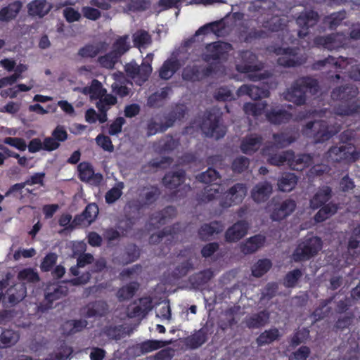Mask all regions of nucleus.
Here are the masks:
<instances>
[{"label": "nucleus", "mask_w": 360, "mask_h": 360, "mask_svg": "<svg viewBox=\"0 0 360 360\" xmlns=\"http://www.w3.org/2000/svg\"><path fill=\"white\" fill-rule=\"evenodd\" d=\"M302 273L298 269L289 271L284 278V285L287 288L295 287L297 285L299 279L302 277Z\"/></svg>", "instance_id": "54"}, {"label": "nucleus", "mask_w": 360, "mask_h": 360, "mask_svg": "<svg viewBox=\"0 0 360 360\" xmlns=\"http://www.w3.org/2000/svg\"><path fill=\"white\" fill-rule=\"evenodd\" d=\"M67 136H49L46 137L43 141V149L46 150H53L58 148L59 141H64Z\"/></svg>", "instance_id": "56"}, {"label": "nucleus", "mask_w": 360, "mask_h": 360, "mask_svg": "<svg viewBox=\"0 0 360 360\" xmlns=\"http://www.w3.org/2000/svg\"><path fill=\"white\" fill-rule=\"evenodd\" d=\"M354 315L353 314H347L345 316H340L337 320L335 328L338 330H344L351 326L354 321Z\"/></svg>", "instance_id": "58"}, {"label": "nucleus", "mask_w": 360, "mask_h": 360, "mask_svg": "<svg viewBox=\"0 0 360 360\" xmlns=\"http://www.w3.org/2000/svg\"><path fill=\"white\" fill-rule=\"evenodd\" d=\"M83 93L89 94L91 99L97 100L105 95L106 90L103 89L101 82L94 79L91 81L90 86L84 87Z\"/></svg>", "instance_id": "35"}, {"label": "nucleus", "mask_w": 360, "mask_h": 360, "mask_svg": "<svg viewBox=\"0 0 360 360\" xmlns=\"http://www.w3.org/2000/svg\"><path fill=\"white\" fill-rule=\"evenodd\" d=\"M151 309V300L148 297H143L129 305L127 313L129 318L140 317L142 319Z\"/></svg>", "instance_id": "14"}, {"label": "nucleus", "mask_w": 360, "mask_h": 360, "mask_svg": "<svg viewBox=\"0 0 360 360\" xmlns=\"http://www.w3.org/2000/svg\"><path fill=\"white\" fill-rule=\"evenodd\" d=\"M214 98L218 101H228L233 98V94L226 86H221L216 90Z\"/></svg>", "instance_id": "62"}, {"label": "nucleus", "mask_w": 360, "mask_h": 360, "mask_svg": "<svg viewBox=\"0 0 360 360\" xmlns=\"http://www.w3.org/2000/svg\"><path fill=\"white\" fill-rule=\"evenodd\" d=\"M239 96L248 95L250 98L257 101L266 98L269 95V90L255 85L243 84L237 91Z\"/></svg>", "instance_id": "22"}, {"label": "nucleus", "mask_w": 360, "mask_h": 360, "mask_svg": "<svg viewBox=\"0 0 360 360\" xmlns=\"http://www.w3.org/2000/svg\"><path fill=\"white\" fill-rule=\"evenodd\" d=\"M191 127H198L203 135H225L222 124V114L216 108L206 110L202 115L196 117L191 123Z\"/></svg>", "instance_id": "3"}, {"label": "nucleus", "mask_w": 360, "mask_h": 360, "mask_svg": "<svg viewBox=\"0 0 360 360\" xmlns=\"http://www.w3.org/2000/svg\"><path fill=\"white\" fill-rule=\"evenodd\" d=\"M297 176L292 173L284 174L278 180V186L279 190L288 192L293 189L297 184Z\"/></svg>", "instance_id": "42"}, {"label": "nucleus", "mask_w": 360, "mask_h": 360, "mask_svg": "<svg viewBox=\"0 0 360 360\" xmlns=\"http://www.w3.org/2000/svg\"><path fill=\"white\" fill-rule=\"evenodd\" d=\"M296 203L293 200L287 199L281 202L276 203L271 214L274 221H280L290 215L295 209Z\"/></svg>", "instance_id": "17"}, {"label": "nucleus", "mask_w": 360, "mask_h": 360, "mask_svg": "<svg viewBox=\"0 0 360 360\" xmlns=\"http://www.w3.org/2000/svg\"><path fill=\"white\" fill-rule=\"evenodd\" d=\"M102 333L106 335L110 340H119L123 338L126 332L124 328L121 326H106L103 330Z\"/></svg>", "instance_id": "49"}, {"label": "nucleus", "mask_w": 360, "mask_h": 360, "mask_svg": "<svg viewBox=\"0 0 360 360\" xmlns=\"http://www.w3.org/2000/svg\"><path fill=\"white\" fill-rule=\"evenodd\" d=\"M8 302L14 306L21 302L27 295V289L24 283H19L7 290Z\"/></svg>", "instance_id": "26"}, {"label": "nucleus", "mask_w": 360, "mask_h": 360, "mask_svg": "<svg viewBox=\"0 0 360 360\" xmlns=\"http://www.w3.org/2000/svg\"><path fill=\"white\" fill-rule=\"evenodd\" d=\"M94 257L91 254H83L77 259V264L76 266L70 268V271L73 276H77V278L70 280L69 282L73 285H79L86 284L91 278V274L89 271L82 273L80 269L86 264L92 263Z\"/></svg>", "instance_id": "10"}, {"label": "nucleus", "mask_w": 360, "mask_h": 360, "mask_svg": "<svg viewBox=\"0 0 360 360\" xmlns=\"http://www.w3.org/2000/svg\"><path fill=\"white\" fill-rule=\"evenodd\" d=\"M342 37L339 33L331 34L326 36L319 37L315 39V43L317 45L322 46L323 48L333 51L338 50L344 46V43L340 40Z\"/></svg>", "instance_id": "21"}, {"label": "nucleus", "mask_w": 360, "mask_h": 360, "mask_svg": "<svg viewBox=\"0 0 360 360\" xmlns=\"http://www.w3.org/2000/svg\"><path fill=\"white\" fill-rule=\"evenodd\" d=\"M79 178L82 181L89 182L93 185H98L103 180L100 173H94L92 166L86 162H81L78 167Z\"/></svg>", "instance_id": "20"}, {"label": "nucleus", "mask_w": 360, "mask_h": 360, "mask_svg": "<svg viewBox=\"0 0 360 360\" xmlns=\"http://www.w3.org/2000/svg\"><path fill=\"white\" fill-rule=\"evenodd\" d=\"M181 68V63L177 59L166 60L159 70V77L164 80L169 79Z\"/></svg>", "instance_id": "27"}, {"label": "nucleus", "mask_w": 360, "mask_h": 360, "mask_svg": "<svg viewBox=\"0 0 360 360\" xmlns=\"http://www.w3.org/2000/svg\"><path fill=\"white\" fill-rule=\"evenodd\" d=\"M105 49V44L102 42L97 44H87L79 49L78 56L84 58H92L97 56L100 53L104 51Z\"/></svg>", "instance_id": "33"}, {"label": "nucleus", "mask_w": 360, "mask_h": 360, "mask_svg": "<svg viewBox=\"0 0 360 360\" xmlns=\"http://www.w3.org/2000/svg\"><path fill=\"white\" fill-rule=\"evenodd\" d=\"M249 160L245 157L236 158L232 163V169L235 172L241 173L248 169Z\"/></svg>", "instance_id": "63"}, {"label": "nucleus", "mask_w": 360, "mask_h": 360, "mask_svg": "<svg viewBox=\"0 0 360 360\" xmlns=\"http://www.w3.org/2000/svg\"><path fill=\"white\" fill-rule=\"evenodd\" d=\"M272 190V186L269 182H260L252 189L251 196L255 202L259 203L269 198Z\"/></svg>", "instance_id": "24"}, {"label": "nucleus", "mask_w": 360, "mask_h": 360, "mask_svg": "<svg viewBox=\"0 0 360 360\" xmlns=\"http://www.w3.org/2000/svg\"><path fill=\"white\" fill-rule=\"evenodd\" d=\"M293 169L302 170L313 164V158L309 154H300L293 158L290 162Z\"/></svg>", "instance_id": "41"}, {"label": "nucleus", "mask_w": 360, "mask_h": 360, "mask_svg": "<svg viewBox=\"0 0 360 360\" xmlns=\"http://www.w3.org/2000/svg\"><path fill=\"white\" fill-rule=\"evenodd\" d=\"M321 248V241L318 237H311L300 243L294 253L292 258L295 262L304 261L317 254Z\"/></svg>", "instance_id": "6"}, {"label": "nucleus", "mask_w": 360, "mask_h": 360, "mask_svg": "<svg viewBox=\"0 0 360 360\" xmlns=\"http://www.w3.org/2000/svg\"><path fill=\"white\" fill-rule=\"evenodd\" d=\"M139 288V284L137 282L129 283L120 288L117 290L116 296L120 302L128 300L133 297Z\"/></svg>", "instance_id": "37"}, {"label": "nucleus", "mask_w": 360, "mask_h": 360, "mask_svg": "<svg viewBox=\"0 0 360 360\" xmlns=\"http://www.w3.org/2000/svg\"><path fill=\"white\" fill-rule=\"evenodd\" d=\"M270 312L266 309L247 316L243 321L250 330L259 329L269 323Z\"/></svg>", "instance_id": "13"}, {"label": "nucleus", "mask_w": 360, "mask_h": 360, "mask_svg": "<svg viewBox=\"0 0 360 360\" xmlns=\"http://www.w3.org/2000/svg\"><path fill=\"white\" fill-rule=\"evenodd\" d=\"M222 226L217 221L210 224H205L199 230V235L202 240H208L214 233L222 231Z\"/></svg>", "instance_id": "45"}, {"label": "nucleus", "mask_w": 360, "mask_h": 360, "mask_svg": "<svg viewBox=\"0 0 360 360\" xmlns=\"http://www.w3.org/2000/svg\"><path fill=\"white\" fill-rule=\"evenodd\" d=\"M214 276L211 269H206L200 271L191 278V282L195 288H198L207 283Z\"/></svg>", "instance_id": "47"}, {"label": "nucleus", "mask_w": 360, "mask_h": 360, "mask_svg": "<svg viewBox=\"0 0 360 360\" xmlns=\"http://www.w3.org/2000/svg\"><path fill=\"white\" fill-rule=\"evenodd\" d=\"M274 53L280 56L277 59L278 65L284 68H295L302 64V60L298 58L297 49L293 47L278 46L274 49Z\"/></svg>", "instance_id": "9"}, {"label": "nucleus", "mask_w": 360, "mask_h": 360, "mask_svg": "<svg viewBox=\"0 0 360 360\" xmlns=\"http://www.w3.org/2000/svg\"><path fill=\"white\" fill-rule=\"evenodd\" d=\"M119 57L112 51L98 57V62L101 67L106 69H112L118 60Z\"/></svg>", "instance_id": "50"}, {"label": "nucleus", "mask_w": 360, "mask_h": 360, "mask_svg": "<svg viewBox=\"0 0 360 360\" xmlns=\"http://www.w3.org/2000/svg\"><path fill=\"white\" fill-rule=\"evenodd\" d=\"M231 48V44L221 41L207 44L204 52L201 54V58L207 65L214 64L217 73L219 66L228 59L229 52Z\"/></svg>", "instance_id": "5"}, {"label": "nucleus", "mask_w": 360, "mask_h": 360, "mask_svg": "<svg viewBox=\"0 0 360 360\" xmlns=\"http://www.w3.org/2000/svg\"><path fill=\"white\" fill-rule=\"evenodd\" d=\"M248 188L245 184L237 183L231 186L226 192V198L230 200L229 202H225L222 204L223 207H229L232 203L238 204L243 201L247 194Z\"/></svg>", "instance_id": "16"}, {"label": "nucleus", "mask_w": 360, "mask_h": 360, "mask_svg": "<svg viewBox=\"0 0 360 360\" xmlns=\"http://www.w3.org/2000/svg\"><path fill=\"white\" fill-rule=\"evenodd\" d=\"M185 172L183 170H179L174 172H169L165 174L162 181L164 185L168 188L173 189L179 186L184 181Z\"/></svg>", "instance_id": "34"}, {"label": "nucleus", "mask_w": 360, "mask_h": 360, "mask_svg": "<svg viewBox=\"0 0 360 360\" xmlns=\"http://www.w3.org/2000/svg\"><path fill=\"white\" fill-rule=\"evenodd\" d=\"M151 38L148 32L141 30L134 35V42L139 46H143L150 42Z\"/></svg>", "instance_id": "64"}, {"label": "nucleus", "mask_w": 360, "mask_h": 360, "mask_svg": "<svg viewBox=\"0 0 360 360\" xmlns=\"http://www.w3.org/2000/svg\"><path fill=\"white\" fill-rule=\"evenodd\" d=\"M214 73H216V67L214 64L205 66L188 65L183 69L182 78L185 81L191 82H200Z\"/></svg>", "instance_id": "7"}, {"label": "nucleus", "mask_w": 360, "mask_h": 360, "mask_svg": "<svg viewBox=\"0 0 360 360\" xmlns=\"http://www.w3.org/2000/svg\"><path fill=\"white\" fill-rule=\"evenodd\" d=\"M333 196L332 188L328 186L319 187L309 200V207L316 210L326 205Z\"/></svg>", "instance_id": "19"}, {"label": "nucleus", "mask_w": 360, "mask_h": 360, "mask_svg": "<svg viewBox=\"0 0 360 360\" xmlns=\"http://www.w3.org/2000/svg\"><path fill=\"white\" fill-rule=\"evenodd\" d=\"M72 352L70 347H63L58 352L50 354L45 360H66Z\"/></svg>", "instance_id": "61"}, {"label": "nucleus", "mask_w": 360, "mask_h": 360, "mask_svg": "<svg viewBox=\"0 0 360 360\" xmlns=\"http://www.w3.org/2000/svg\"><path fill=\"white\" fill-rule=\"evenodd\" d=\"M220 23L217 21L207 23L200 27L195 32V35L207 34L210 33L217 34L219 31Z\"/></svg>", "instance_id": "59"}, {"label": "nucleus", "mask_w": 360, "mask_h": 360, "mask_svg": "<svg viewBox=\"0 0 360 360\" xmlns=\"http://www.w3.org/2000/svg\"><path fill=\"white\" fill-rule=\"evenodd\" d=\"M264 240L263 236L255 235L241 243L239 245L240 250L244 255L253 254L263 245Z\"/></svg>", "instance_id": "25"}, {"label": "nucleus", "mask_w": 360, "mask_h": 360, "mask_svg": "<svg viewBox=\"0 0 360 360\" xmlns=\"http://www.w3.org/2000/svg\"><path fill=\"white\" fill-rule=\"evenodd\" d=\"M319 20V15L316 11L313 10L301 12L296 19V23L301 28L298 32V36L300 38L306 37L308 34V30L316 25Z\"/></svg>", "instance_id": "12"}, {"label": "nucleus", "mask_w": 360, "mask_h": 360, "mask_svg": "<svg viewBox=\"0 0 360 360\" xmlns=\"http://www.w3.org/2000/svg\"><path fill=\"white\" fill-rule=\"evenodd\" d=\"M266 105V103H245L243 105V110L245 114L252 116H257L262 114Z\"/></svg>", "instance_id": "52"}, {"label": "nucleus", "mask_w": 360, "mask_h": 360, "mask_svg": "<svg viewBox=\"0 0 360 360\" xmlns=\"http://www.w3.org/2000/svg\"><path fill=\"white\" fill-rule=\"evenodd\" d=\"M319 208L320 210L314 217V221L317 223L323 222L335 214L339 209V205L334 202H329Z\"/></svg>", "instance_id": "32"}, {"label": "nucleus", "mask_w": 360, "mask_h": 360, "mask_svg": "<svg viewBox=\"0 0 360 360\" xmlns=\"http://www.w3.org/2000/svg\"><path fill=\"white\" fill-rule=\"evenodd\" d=\"M329 158L333 162L342 161L354 162L357 158V153L354 146L351 143H342L339 146L330 148L328 151Z\"/></svg>", "instance_id": "11"}, {"label": "nucleus", "mask_w": 360, "mask_h": 360, "mask_svg": "<svg viewBox=\"0 0 360 360\" xmlns=\"http://www.w3.org/2000/svg\"><path fill=\"white\" fill-rule=\"evenodd\" d=\"M281 334L277 328H271L265 330L256 338L255 342L258 347L270 345L274 341L279 340Z\"/></svg>", "instance_id": "30"}, {"label": "nucleus", "mask_w": 360, "mask_h": 360, "mask_svg": "<svg viewBox=\"0 0 360 360\" xmlns=\"http://www.w3.org/2000/svg\"><path fill=\"white\" fill-rule=\"evenodd\" d=\"M172 343V340L162 341V340H147L139 345V348L142 354L150 352L159 348L163 347Z\"/></svg>", "instance_id": "44"}, {"label": "nucleus", "mask_w": 360, "mask_h": 360, "mask_svg": "<svg viewBox=\"0 0 360 360\" xmlns=\"http://www.w3.org/2000/svg\"><path fill=\"white\" fill-rule=\"evenodd\" d=\"M129 45L127 42V37H122L117 39L113 44L112 51L120 58L129 50Z\"/></svg>", "instance_id": "57"}, {"label": "nucleus", "mask_w": 360, "mask_h": 360, "mask_svg": "<svg viewBox=\"0 0 360 360\" xmlns=\"http://www.w3.org/2000/svg\"><path fill=\"white\" fill-rule=\"evenodd\" d=\"M249 224L247 221H238L226 231L225 240L228 243H236L247 234Z\"/></svg>", "instance_id": "15"}, {"label": "nucleus", "mask_w": 360, "mask_h": 360, "mask_svg": "<svg viewBox=\"0 0 360 360\" xmlns=\"http://www.w3.org/2000/svg\"><path fill=\"white\" fill-rule=\"evenodd\" d=\"M339 60H340L342 62L346 63V64L349 63V62L347 61L348 58H347L340 56L338 58H336L335 57L329 56L328 57H327L323 60H319L315 61L312 64V69L315 70H321L323 67H325L326 65H332L336 68H342L343 67L340 64V62L339 61Z\"/></svg>", "instance_id": "36"}, {"label": "nucleus", "mask_w": 360, "mask_h": 360, "mask_svg": "<svg viewBox=\"0 0 360 360\" xmlns=\"http://www.w3.org/2000/svg\"><path fill=\"white\" fill-rule=\"evenodd\" d=\"M305 129L313 133L311 135H332L327 129L326 122L322 120L309 121L306 124Z\"/></svg>", "instance_id": "39"}, {"label": "nucleus", "mask_w": 360, "mask_h": 360, "mask_svg": "<svg viewBox=\"0 0 360 360\" xmlns=\"http://www.w3.org/2000/svg\"><path fill=\"white\" fill-rule=\"evenodd\" d=\"M68 292V288L65 285L49 284L45 290V299L51 304L53 301L66 296Z\"/></svg>", "instance_id": "28"}, {"label": "nucleus", "mask_w": 360, "mask_h": 360, "mask_svg": "<svg viewBox=\"0 0 360 360\" xmlns=\"http://www.w3.org/2000/svg\"><path fill=\"white\" fill-rule=\"evenodd\" d=\"M206 341V333L200 330L187 339V345L191 348H197Z\"/></svg>", "instance_id": "53"}, {"label": "nucleus", "mask_w": 360, "mask_h": 360, "mask_svg": "<svg viewBox=\"0 0 360 360\" xmlns=\"http://www.w3.org/2000/svg\"><path fill=\"white\" fill-rule=\"evenodd\" d=\"M22 4L20 1H15L0 9V21L9 22L15 19L22 8Z\"/></svg>", "instance_id": "29"}, {"label": "nucleus", "mask_w": 360, "mask_h": 360, "mask_svg": "<svg viewBox=\"0 0 360 360\" xmlns=\"http://www.w3.org/2000/svg\"><path fill=\"white\" fill-rule=\"evenodd\" d=\"M319 87L318 81L311 77H301L292 84L284 93L285 100L297 105H302L306 103L307 91H316Z\"/></svg>", "instance_id": "4"}, {"label": "nucleus", "mask_w": 360, "mask_h": 360, "mask_svg": "<svg viewBox=\"0 0 360 360\" xmlns=\"http://www.w3.org/2000/svg\"><path fill=\"white\" fill-rule=\"evenodd\" d=\"M18 335L11 330H6L0 335V349L7 348L18 341Z\"/></svg>", "instance_id": "46"}, {"label": "nucleus", "mask_w": 360, "mask_h": 360, "mask_svg": "<svg viewBox=\"0 0 360 360\" xmlns=\"http://www.w3.org/2000/svg\"><path fill=\"white\" fill-rule=\"evenodd\" d=\"M84 218H86V221L88 224H91L95 220L98 214V207L94 204L91 203L88 205L84 211L82 212Z\"/></svg>", "instance_id": "60"}, {"label": "nucleus", "mask_w": 360, "mask_h": 360, "mask_svg": "<svg viewBox=\"0 0 360 360\" xmlns=\"http://www.w3.org/2000/svg\"><path fill=\"white\" fill-rule=\"evenodd\" d=\"M358 89L351 85L337 87L331 92L333 100H340L341 103L335 108V113L340 116H348L360 111V103L356 99Z\"/></svg>", "instance_id": "1"}, {"label": "nucleus", "mask_w": 360, "mask_h": 360, "mask_svg": "<svg viewBox=\"0 0 360 360\" xmlns=\"http://www.w3.org/2000/svg\"><path fill=\"white\" fill-rule=\"evenodd\" d=\"M196 179L202 183L211 184L219 180L221 176L217 170L209 168L207 171L198 174Z\"/></svg>", "instance_id": "51"}, {"label": "nucleus", "mask_w": 360, "mask_h": 360, "mask_svg": "<svg viewBox=\"0 0 360 360\" xmlns=\"http://www.w3.org/2000/svg\"><path fill=\"white\" fill-rule=\"evenodd\" d=\"M108 311V304L103 300L96 301L88 304L82 309V314L86 317L101 316Z\"/></svg>", "instance_id": "23"}, {"label": "nucleus", "mask_w": 360, "mask_h": 360, "mask_svg": "<svg viewBox=\"0 0 360 360\" xmlns=\"http://www.w3.org/2000/svg\"><path fill=\"white\" fill-rule=\"evenodd\" d=\"M262 137H246L243 139L240 148L243 153L251 154L258 150L261 145Z\"/></svg>", "instance_id": "43"}, {"label": "nucleus", "mask_w": 360, "mask_h": 360, "mask_svg": "<svg viewBox=\"0 0 360 360\" xmlns=\"http://www.w3.org/2000/svg\"><path fill=\"white\" fill-rule=\"evenodd\" d=\"M295 141L292 136H272V140L266 143L263 148V153L269 156L267 161L272 165L281 166L285 162L290 163L293 158V153L291 150L282 152L280 154L274 153L281 148H283Z\"/></svg>", "instance_id": "2"}, {"label": "nucleus", "mask_w": 360, "mask_h": 360, "mask_svg": "<svg viewBox=\"0 0 360 360\" xmlns=\"http://www.w3.org/2000/svg\"><path fill=\"white\" fill-rule=\"evenodd\" d=\"M240 63L237 65V70L241 73L259 72L264 68V63L258 60L257 56L250 50L240 53Z\"/></svg>", "instance_id": "8"}, {"label": "nucleus", "mask_w": 360, "mask_h": 360, "mask_svg": "<svg viewBox=\"0 0 360 360\" xmlns=\"http://www.w3.org/2000/svg\"><path fill=\"white\" fill-rule=\"evenodd\" d=\"M271 262L268 259H259L252 266V274L255 277H261L271 267Z\"/></svg>", "instance_id": "48"}, {"label": "nucleus", "mask_w": 360, "mask_h": 360, "mask_svg": "<svg viewBox=\"0 0 360 360\" xmlns=\"http://www.w3.org/2000/svg\"><path fill=\"white\" fill-rule=\"evenodd\" d=\"M267 120L274 124H281L288 122L292 118V114L280 106L271 108L266 112Z\"/></svg>", "instance_id": "18"}, {"label": "nucleus", "mask_w": 360, "mask_h": 360, "mask_svg": "<svg viewBox=\"0 0 360 360\" xmlns=\"http://www.w3.org/2000/svg\"><path fill=\"white\" fill-rule=\"evenodd\" d=\"M124 188V184L120 182L115 187L108 191L105 194V200L108 203H113L122 195V189Z\"/></svg>", "instance_id": "55"}, {"label": "nucleus", "mask_w": 360, "mask_h": 360, "mask_svg": "<svg viewBox=\"0 0 360 360\" xmlns=\"http://www.w3.org/2000/svg\"><path fill=\"white\" fill-rule=\"evenodd\" d=\"M347 249L352 255H360V224L352 230L348 240Z\"/></svg>", "instance_id": "38"}, {"label": "nucleus", "mask_w": 360, "mask_h": 360, "mask_svg": "<svg viewBox=\"0 0 360 360\" xmlns=\"http://www.w3.org/2000/svg\"><path fill=\"white\" fill-rule=\"evenodd\" d=\"M347 13L345 10L333 12L324 18V22L327 23L331 30H336L346 18Z\"/></svg>", "instance_id": "40"}, {"label": "nucleus", "mask_w": 360, "mask_h": 360, "mask_svg": "<svg viewBox=\"0 0 360 360\" xmlns=\"http://www.w3.org/2000/svg\"><path fill=\"white\" fill-rule=\"evenodd\" d=\"M27 8L30 15L42 18L48 14L52 6L46 0H33L28 4Z\"/></svg>", "instance_id": "31"}]
</instances>
